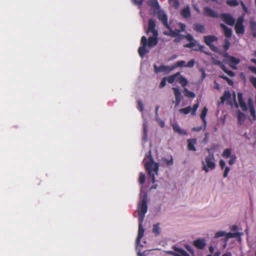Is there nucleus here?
<instances>
[{"mask_svg": "<svg viewBox=\"0 0 256 256\" xmlns=\"http://www.w3.org/2000/svg\"><path fill=\"white\" fill-rule=\"evenodd\" d=\"M156 24L154 20L150 18L148 22V28L146 30V34L152 33V36H150L148 39L146 36H142L141 38L140 44L142 46L139 47L138 52L140 57L143 58L145 54L149 52L146 49V46L152 48L156 46L158 41V31L156 29Z\"/></svg>", "mask_w": 256, "mask_h": 256, "instance_id": "obj_1", "label": "nucleus"}, {"mask_svg": "<svg viewBox=\"0 0 256 256\" xmlns=\"http://www.w3.org/2000/svg\"><path fill=\"white\" fill-rule=\"evenodd\" d=\"M145 168L148 174V176H154L155 174H158L159 164L154 162L150 156V161L145 164Z\"/></svg>", "mask_w": 256, "mask_h": 256, "instance_id": "obj_2", "label": "nucleus"}, {"mask_svg": "<svg viewBox=\"0 0 256 256\" xmlns=\"http://www.w3.org/2000/svg\"><path fill=\"white\" fill-rule=\"evenodd\" d=\"M203 170L206 172L215 168L216 164L214 154L210 153L209 155L206 157L205 162H203Z\"/></svg>", "mask_w": 256, "mask_h": 256, "instance_id": "obj_3", "label": "nucleus"}, {"mask_svg": "<svg viewBox=\"0 0 256 256\" xmlns=\"http://www.w3.org/2000/svg\"><path fill=\"white\" fill-rule=\"evenodd\" d=\"M184 46V48H192V50L194 51H200L206 55L211 56V54L204 50V46L200 45L196 40H194V42L186 44Z\"/></svg>", "mask_w": 256, "mask_h": 256, "instance_id": "obj_4", "label": "nucleus"}, {"mask_svg": "<svg viewBox=\"0 0 256 256\" xmlns=\"http://www.w3.org/2000/svg\"><path fill=\"white\" fill-rule=\"evenodd\" d=\"M141 196H142V200L140 204L138 205V214H145L148 211V206H147V194L145 192H141Z\"/></svg>", "mask_w": 256, "mask_h": 256, "instance_id": "obj_5", "label": "nucleus"}, {"mask_svg": "<svg viewBox=\"0 0 256 256\" xmlns=\"http://www.w3.org/2000/svg\"><path fill=\"white\" fill-rule=\"evenodd\" d=\"M178 26L180 30L176 29L174 30H172L168 26V28H166L169 30V32H164V34L168 35L172 38H174L175 36H178L180 35V32H184L186 30V26L185 24L182 22L178 23Z\"/></svg>", "mask_w": 256, "mask_h": 256, "instance_id": "obj_6", "label": "nucleus"}, {"mask_svg": "<svg viewBox=\"0 0 256 256\" xmlns=\"http://www.w3.org/2000/svg\"><path fill=\"white\" fill-rule=\"evenodd\" d=\"M244 22V18L243 16H240L238 18L234 26L236 32L237 34L242 35L244 34V27L243 25Z\"/></svg>", "mask_w": 256, "mask_h": 256, "instance_id": "obj_7", "label": "nucleus"}, {"mask_svg": "<svg viewBox=\"0 0 256 256\" xmlns=\"http://www.w3.org/2000/svg\"><path fill=\"white\" fill-rule=\"evenodd\" d=\"M232 148H226L223 152L222 156L224 158H230L228 160V164L232 165L234 164L236 161V154H232Z\"/></svg>", "mask_w": 256, "mask_h": 256, "instance_id": "obj_8", "label": "nucleus"}, {"mask_svg": "<svg viewBox=\"0 0 256 256\" xmlns=\"http://www.w3.org/2000/svg\"><path fill=\"white\" fill-rule=\"evenodd\" d=\"M228 60H223V62L228 64L230 67L232 69H236V65L240 62V60L238 58H236L234 56H227Z\"/></svg>", "mask_w": 256, "mask_h": 256, "instance_id": "obj_9", "label": "nucleus"}, {"mask_svg": "<svg viewBox=\"0 0 256 256\" xmlns=\"http://www.w3.org/2000/svg\"><path fill=\"white\" fill-rule=\"evenodd\" d=\"M154 14H156L158 18L162 22V24L166 28H168L169 25L168 22V16L163 10L160 9V10L156 12V13Z\"/></svg>", "mask_w": 256, "mask_h": 256, "instance_id": "obj_10", "label": "nucleus"}, {"mask_svg": "<svg viewBox=\"0 0 256 256\" xmlns=\"http://www.w3.org/2000/svg\"><path fill=\"white\" fill-rule=\"evenodd\" d=\"M173 249L174 251H168V253L173 256H190L187 252L182 248L174 246Z\"/></svg>", "mask_w": 256, "mask_h": 256, "instance_id": "obj_11", "label": "nucleus"}, {"mask_svg": "<svg viewBox=\"0 0 256 256\" xmlns=\"http://www.w3.org/2000/svg\"><path fill=\"white\" fill-rule=\"evenodd\" d=\"M220 18L228 25L233 26L235 23L234 18L230 14L222 13L220 14Z\"/></svg>", "mask_w": 256, "mask_h": 256, "instance_id": "obj_12", "label": "nucleus"}, {"mask_svg": "<svg viewBox=\"0 0 256 256\" xmlns=\"http://www.w3.org/2000/svg\"><path fill=\"white\" fill-rule=\"evenodd\" d=\"M203 14L204 16L214 18H218V12L209 7H205L204 8Z\"/></svg>", "mask_w": 256, "mask_h": 256, "instance_id": "obj_13", "label": "nucleus"}, {"mask_svg": "<svg viewBox=\"0 0 256 256\" xmlns=\"http://www.w3.org/2000/svg\"><path fill=\"white\" fill-rule=\"evenodd\" d=\"M160 164L164 167L172 166L174 164L172 156L170 155L168 158L165 157L162 158L160 160Z\"/></svg>", "mask_w": 256, "mask_h": 256, "instance_id": "obj_14", "label": "nucleus"}, {"mask_svg": "<svg viewBox=\"0 0 256 256\" xmlns=\"http://www.w3.org/2000/svg\"><path fill=\"white\" fill-rule=\"evenodd\" d=\"M193 246L198 249L203 250L206 246V241L204 238H198L192 242Z\"/></svg>", "mask_w": 256, "mask_h": 256, "instance_id": "obj_15", "label": "nucleus"}, {"mask_svg": "<svg viewBox=\"0 0 256 256\" xmlns=\"http://www.w3.org/2000/svg\"><path fill=\"white\" fill-rule=\"evenodd\" d=\"M154 68L156 73H158L160 72H166L168 73L174 70V68H172V66L169 67L168 66L164 65H161L160 66L154 65Z\"/></svg>", "mask_w": 256, "mask_h": 256, "instance_id": "obj_16", "label": "nucleus"}, {"mask_svg": "<svg viewBox=\"0 0 256 256\" xmlns=\"http://www.w3.org/2000/svg\"><path fill=\"white\" fill-rule=\"evenodd\" d=\"M147 4L153 10V14H155L156 11L160 9L157 0H149L147 2Z\"/></svg>", "mask_w": 256, "mask_h": 256, "instance_id": "obj_17", "label": "nucleus"}, {"mask_svg": "<svg viewBox=\"0 0 256 256\" xmlns=\"http://www.w3.org/2000/svg\"><path fill=\"white\" fill-rule=\"evenodd\" d=\"M172 90L174 92V94L176 98V106H178L180 104L181 100H182V94L181 92L178 88H172Z\"/></svg>", "mask_w": 256, "mask_h": 256, "instance_id": "obj_18", "label": "nucleus"}, {"mask_svg": "<svg viewBox=\"0 0 256 256\" xmlns=\"http://www.w3.org/2000/svg\"><path fill=\"white\" fill-rule=\"evenodd\" d=\"M204 42L207 45H210L212 42L218 40V38L216 36L213 35H209L204 36Z\"/></svg>", "mask_w": 256, "mask_h": 256, "instance_id": "obj_19", "label": "nucleus"}, {"mask_svg": "<svg viewBox=\"0 0 256 256\" xmlns=\"http://www.w3.org/2000/svg\"><path fill=\"white\" fill-rule=\"evenodd\" d=\"M172 129L174 132L178 133L180 135H187V132L184 129L180 128L178 124L174 123L172 124Z\"/></svg>", "mask_w": 256, "mask_h": 256, "instance_id": "obj_20", "label": "nucleus"}, {"mask_svg": "<svg viewBox=\"0 0 256 256\" xmlns=\"http://www.w3.org/2000/svg\"><path fill=\"white\" fill-rule=\"evenodd\" d=\"M238 98L240 106L244 111H246L248 110L247 106L245 102L244 101L242 97V94L241 93L238 94Z\"/></svg>", "mask_w": 256, "mask_h": 256, "instance_id": "obj_21", "label": "nucleus"}, {"mask_svg": "<svg viewBox=\"0 0 256 256\" xmlns=\"http://www.w3.org/2000/svg\"><path fill=\"white\" fill-rule=\"evenodd\" d=\"M196 144V138H191L188 140V148L189 150L195 152L196 148L195 145Z\"/></svg>", "mask_w": 256, "mask_h": 256, "instance_id": "obj_22", "label": "nucleus"}, {"mask_svg": "<svg viewBox=\"0 0 256 256\" xmlns=\"http://www.w3.org/2000/svg\"><path fill=\"white\" fill-rule=\"evenodd\" d=\"M248 106L249 108V112L252 116L254 120H256V110L254 107L253 105V104L252 102V100L250 98L249 99L248 101Z\"/></svg>", "mask_w": 256, "mask_h": 256, "instance_id": "obj_23", "label": "nucleus"}, {"mask_svg": "<svg viewBox=\"0 0 256 256\" xmlns=\"http://www.w3.org/2000/svg\"><path fill=\"white\" fill-rule=\"evenodd\" d=\"M220 26L222 28L224 36L228 38H230L232 34V30L223 24H220Z\"/></svg>", "mask_w": 256, "mask_h": 256, "instance_id": "obj_24", "label": "nucleus"}, {"mask_svg": "<svg viewBox=\"0 0 256 256\" xmlns=\"http://www.w3.org/2000/svg\"><path fill=\"white\" fill-rule=\"evenodd\" d=\"M193 28L194 31L200 34H204L206 32L204 26L200 24H194L193 26Z\"/></svg>", "mask_w": 256, "mask_h": 256, "instance_id": "obj_25", "label": "nucleus"}, {"mask_svg": "<svg viewBox=\"0 0 256 256\" xmlns=\"http://www.w3.org/2000/svg\"><path fill=\"white\" fill-rule=\"evenodd\" d=\"M208 108H206V107H204L202 109V110L201 112V114L200 115V118L202 119V122H203V125H204V130L206 128V114H207V112H208Z\"/></svg>", "mask_w": 256, "mask_h": 256, "instance_id": "obj_26", "label": "nucleus"}, {"mask_svg": "<svg viewBox=\"0 0 256 256\" xmlns=\"http://www.w3.org/2000/svg\"><path fill=\"white\" fill-rule=\"evenodd\" d=\"M180 14L182 16L185 18H189L191 15L190 6H187L182 9L180 12Z\"/></svg>", "mask_w": 256, "mask_h": 256, "instance_id": "obj_27", "label": "nucleus"}, {"mask_svg": "<svg viewBox=\"0 0 256 256\" xmlns=\"http://www.w3.org/2000/svg\"><path fill=\"white\" fill-rule=\"evenodd\" d=\"M144 230L142 226H138V234L136 238V244H138L140 242L142 238L144 236Z\"/></svg>", "mask_w": 256, "mask_h": 256, "instance_id": "obj_28", "label": "nucleus"}, {"mask_svg": "<svg viewBox=\"0 0 256 256\" xmlns=\"http://www.w3.org/2000/svg\"><path fill=\"white\" fill-rule=\"evenodd\" d=\"M250 28L252 32V36L254 38L256 37V22L254 20H250Z\"/></svg>", "mask_w": 256, "mask_h": 256, "instance_id": "obj_29", "label": "nucleus"}, {"mask_svg": "<svg viewBox=\"0 0 256 256\" xmlns=\"http://www.w3.org/2000/svg\"><path fill=\"white\" fill-rule=\"evenodd\" d=\"M180 72H178L174 74L165 78H166V81L169 84H172L176 80V78L180 76Z\"/></svg>", "mask_w": 256, "mask_h": 256, "instance_id": "obj_30", "label": "nucleus"}, {"mask_svg": "<svg viewBox=\"0 0 256 256\" xmlns=\"http://www.w3.org/2000/svg\"><path fill=\"white\" fill-rule=\"evenodd\" d=\"M231 98V94L229 91H225L224 95L221 96L220 100L222 103H224L226 100H228Z\"/></svg>", "mask_w": 256, "mask_h": 256, "instance_id": "obj_31", "label": "nucleus"}, {"mask_svg": "<svg viewBox=\"0 0 256 256\" xmlns=\"http://www.w3.org/2000/svg\"><path fill=\"white\" fill-rule=\"evenodd\" d=\"M246 118L245 114L239 110L238 112V122L242 124L245 121Z\"/></svg>", "mask_w": 256, "mask_h": 256, "instance_id": "obj_32", "label": "nucleus"}, {"mask_svg": "<svg viewBox=\"0 0 256 256\" xmlns=\"http://www.w3.org/2000/svg\"><path fill=\"white\" fill-rule=\"evenodd\" d=\"M180 77L178 78V82L182 86H186L188 83V80L184 77L182 76H179Z\"/></svg>", "mask_w": 256, "mask_h": 256, "instance_id": "obj_33", "label": "nucleus"}, {"mask_svg": "<svg viewBox=\"0 0 256 256\" xmlns=\"http://www.w3.org/2000/svg\"><path fill=\"white\" fill-rule=\"evenodd\" d=\"M152 232L156 236H158L160 234V228L159 226V224L157 223L154 225L152 228Z\"/></svg>", "mask_w": 256, "mask_h": 256, "instance_id": "obj_34", "label": "nucleus"}, {"mask_svg": "<svg viewBox=\"0 0 256 256\" xmlns=\"http://www.w3.org/2000/svg\"><path fill=\"white\" fill-rule=\"evenodd\" d=\"M192 107L190 106H188L185 108H182L179 110V112L183 114H187L190 112H192Z\"/></svg>", "mask_w": 256, "mask_h": 256, "instance_id": "obj_35", "label": "nucleus"}, {"mask_svg": "<svg viewBox=\"0 0 256 256\" xmlns=\"http://www.w3.org/2000/svg\"><path fill=\"white\" fill-rule=\"evenodd\" d=\"M184 95L186 97L194 98L196 96V94L194 92L188 90L186 88H184Z\"/></svg>", "mask_w": 256, "mask_h": 256, "instance_id": "obj_36", "label": "nucleus"}, {"mask_svg": "<svg viewBox=\"0 0 256 256\" xmlns=\"http://www.w3.org/2000/svg\"><path fill=\"white\" fill-rule=\"evenodd\" d=\"M221 68L225 73H226L229 76L231 77L234 76V73L230 70H228L226 66L224 65L222 66Z\"/></svg>", "mask_w": 256, "mask_h": 256, "instance_id": "obj_37", "label": "nucleus"}, {"mask_svg": "<svg viewBox=\"0 0 256 256\" xmlns=\"http://www.w3.org/2000/svg\"><path fill=\"white\" fill-rule=\"evenodd\" d=\"M177 67H186V62L184 60H180L176 62L174 66H172V68H174V69Z\"/></svg>", "mask_w": 256, "mask_h": 256, "instance_id": "obj_38", "label": "nucleus"}, {"mask_svg": "<svg viewBox=\"0 0 256 256\" xmlns=\"http://www.w3.org/2000/svg\"><path fill=\"white\" fill-rule=\"evenodd\" d=\"M213 64L215 65L218 66L220 68H222V66H224V64L220 61L218 60L216 57L212 56L211 58Z\"/></svg>", "mask_w": 256, "mask_h": 256, "instance_id": "obj_39", "label": "nucleus"}, {"mask_svg": "<svg viewBox=\"0 0 256 256\" xmlns=\"http://www.w3.org/2000/svg\"><path fill=\"white\" fill-rule=\"evenodd\" d=\"M170 4L172 5L173 7L176 9L178 8L180 6V3L178 0H168Z\"/></svg>", "mask_w": 256, "mask_h": 256, "instance_id": "obj_40", "label": "nucleus"}, {"mask_svg": "<svg viewBox=\"0 0 256 256\" xmlns=\"http://www.w3.org/2000/svg\"><path fill=\"white\" fill-rule=\"evenodd\" d=\"M226 4L232 6H236L238 5V2L236 0H228L226 1Z\"/></svg>", "mask_w": 256, "mask_h": 256, "instance_id": "obj_41", "label": "nucleus"}, {"mask_svg": "<svg viewBox=\"0 0 256 256\" xmlns=\"http://www.w3.org/2000/svg\"><path fill=\"white\" fill-rule=\"evenodd\" d=\"M198 106H199V102H198L197 103H196V104H194L192 108V116H195L196 114V112L197 110V109L198 108Z\"/></svg>", "mask_w": 256, "mask_h": 256, "instance_id": "obj_42", "label": "nucleus"}, {"mask_svg": "<svg viewBox=\"0 0 256 256\" xmlns=\"http://www.w3.org/2000/svg\"><path fill=\"white\" fill-rule=\"evenodd\" d=\"M184 38L186 39L187 40L189 41L190 42H194V40H196L193 38L190 34H188L187 35H184Z\"/></svg>", "mask_w": 256, "mask_h": 256, "instance_id": "obj_43", "label": "nucleus"}, {"mask_svg": "<svg viewBox=\"0 0 256 256\" xmlns=\"http://www.w3.org/2000/svg\"><path fill=\"white\" fill-rule=\"evenodd\" d=\"M226 234V233L224 231H218L215 234L214 238H216L222 237L225 236Z\"/></svg>", "mask_w": 256, "mask_h": 256, "instance_id": "obj_44", "label": "nucleus"}, {"mask_svg": "<svg viewBox=\"0 0 256 256\" xmlns=\"http://www.w3.org/2000/svg\"><path fill=\"white\" fill-rule=\"evenodd\" d=\"M237 236V233H232V232H228L226 233L225 236H226V241L228 239L230 238H234Z\"/></svg>", "mask_w": 256, "mask_h": 256, "instance_id": "obj_45", "label": "nucleus"}, {"mask_svg": "<svg viewBox=\"0 0 256 256\" xmlns=\"http://www.w3.org/2000/svg\"><path fill=\"white\" fill-rule=\"evenodd\" d=\"M144 215L145 214H138V226H142Z\"/></svg>", "mask_w": 256, "mask_h": 256, "instance_id": "obj_46", "label": "nucleus"}, {"mask_svg": "<svg viewBox=\"0 0 256 256\" xmlns=\"http://www.w3.org/2000/svg\"><path fill=\"white\" fill-rule=\"evenodd\" d=\"M174 38H176L174 40V42H178L184 38V35L182 34L178 36H175Z\"/></svg>", "mask_w": 256, "mask_h": 256, "instance_id": "obj_47", "label": "nucleus"}, {"mask_svg": "<svg viewBox=\"0 0 256 256\" xmlns=\"http://www.w3.org/2000/svg\"><path fill=\"white\" fill-rule=\"evenodd\" d=\"M194 60H192L188 62V63L186 64V67L188 68H192L194 65Z\"/></svg>", "mask_w": 256, "mask_h": 256, "instance_id": "obj_48", "label": "nucleus"}, {"mask_svg": "<svg viewBox=\"0 0 256 256\" xmlns=\"http://www.w3.org/2000/svg\"><path fill=\"white\" fill-rule=\"evenodd\" d=\"M156 121L158 122L159 126L161 128H164V122L162 120L158 118V116L156 118Z\"/></svg>", "mask_w": 256, "mask_h": 256, "instance_id": "obj_49", "label": "nucleus"}, {"mask_svg": "<svg viewBox=\"0 0 256 256\" xmlns=\"http://www.w3.org/2000/svg\"><path fill=\"white\" fill-rule=\"evenodd\" d=\"M166 82L167 81H166V78L165 77H164L162 79V81L160 82V83L159 85V88H164L166 85Z\"/></svg>", "mask_w": 256, "mask_h": 256, "instance_id": "obj_50", "label": "nucleus"}, {"mask_svg": "<svg viewBox=\"0 0 256 256\" xmlns=\"http://www.w3.org/2000/svg\"><path fill=\"white\" fill-rule=\"evenodd\" d=\"M250 81L252 85L256 88V78L252 76L250 78Z\"/></svg>", "mask_w": 256, "mask_h": 256, "instance_id": "obj_51", "label": "nucleus"}, {"mask_svg": "<svg viewBox=\"0 0 256 256\" xmlns=\"http://www.w3.org/2000/svg\"><path fill=\"white\" fill-rule=\"evenodd\" d=\"M132 3L136 5L142 6L143 2V0H131Z\"/></svg>", "mask_w": 256, "mask_h": 256, "instance_id": "obj_52", "label": "nucleus"}, {"mask_svg": "<svg viewBox=\"0 0 256 256\" xmlns=\"http://www.w3.org/2000/svg\"><path fill=\"white\" fill-rule=\"evenodd\" d=\"M230 46V42L228 41V40H224V44L223 46L224 49H225L226 50H227L229 48Z\"/></svg>", "mask_w": 256, "mask_h": 256, "instance_id": "obj_53", "label": "nucleus"}, {"mask_svg": "<svg viewBox=\"0 0 256 256\" xmlns=\"http://www.w3.org/2000/svg\"><path fill=\"white\" fill-rule=\"evenodd\" d=\"M186 248L192 254H194V250L190 246L188 245L185 246Z\"/></svg>", "mask_w": 256, "mask_h": 256, "instance_id": "obj_54", "label": "nucleus"}, {"mask_svg": "<svg viewBox=\"0 0 256 256\" xmlns=\"http://www.w3.org/2000/svg\"><path fill=\"white\" fill-rule=\"evenodd\" d=\"M240 4H241V6H242V8L243 9V10L246 13H248V8L245 5V4L242 1L240 2Z\"/></svg>", "mask_w": 256, "mask_h": 256, "instance_id": "obj_55", "label": "nucleus"}, {"mask_svg": "<svg viewBox=\"0 0 256 256\" xmlns=\"http://www.w3.org/2000/svg\"><path fill=\"white\" fill-rule=\"evenodd\" d=\"M219 164H220V168L222 169L226 167V162L222 160H220Z\"/></svg>", "mask_w": 256, "mask_h": 256, "instance_id": "obj_56", "label": "nucleus"}, {"mask_svg": "<svg viewBox=\"0 0 256 256\" xmlns=\"http://www.w3.org/2000/svg\"><path fill=\"white\" fill-rule=\"evenodd\" d=\"M208 46L210 47V50H212L213 52H218V48L216 46H214V44H211L210 45H208Z\"/></svg>", "mask_w": 256, "mask_h": 256, "instance_id": "obj_57", "label": "nucleus"}, {"mask_svg": "<svg viewBox=\"0 0 256 256\" xmlns=\"http://www.w3.org/2000/svg\"><path fill=\"white\" fill-rule=\"evenodd\" d=\"M155 177H148L147 181L148 182L154 184L155 182Z\"/></svg>", "mask_w": 256, "mask_h": 256, "instance_id": "obj_58", "label": "nucleus"}, {"mask_svg": "<svg viewBox=\"0 0 256 256\" xmlns=\"http://www.w3.org/2000/svg\"><path fill=\"white\" fill-rule=\"evenodd\" d=\"M248 70L256 74V66H250L248 67Z\"/></svg>", "mask_w": 256, "mask_h": 256, "instance_id": "obj_59", "label": "nucleus"}, {"mask_svg": "<svg viewBox=\"0 0 256 256\" xmlns=\"http://www.w3.org/2000/svg\"><path fill=\"white\" fill-rule=\"evenodd\" d=\"M224 168H225V170H224V172L223 176H227V175L230 171V168L228 166H226Z\"/></svg>", "mask_w": 256, "mask_h": 256, "instance_id": "obj_60", "label": "nucleus"}, {"mask_svg": "<svg viewBox=\"0 0 256 256\" xmlns=\"http://www.w3.org/2000/svg\"><path fill=\"white\" fill-rule=\"evenodd\" d=\"M202 126H198V127H194L192 128V130L194 132H200L202 130Z\"/></svg>", "mask_w": 256, "mask_h": 256, "instance_id": "obj_61", "label": "nucleus"}, {"mask_svg": "<svg viewBox=\"0 0 256 256\" xmlns=\"http://www.w3.org/2000/svg\"><path fill=\"white\" fill-rule=\"evenodd\" d=\"M138 106H139L140 110L141 112H142L143 110H144L143 104H142V102L140 100H139L138 102Z\"/></svg>", "mask_w": 256, "mask_h": 256, "instance_id": "obj_62", "label": "nucleus"}, {"mask_svg": "<svg viewBox=\"0 0 256 256\" xmlns=\"http://www.w3.org/2000/svg\"><path fill=\"white\" fill-rule=\"evenodd\" d=\"M200 72H202V80H204L205 78L206 77V74L205 73V72H204V70L202 68L200 69Z\"/></svg>", "mask_w": 256, "mask_h": 256, "instance_id": "obj_63", "label": "nucleus"}, {"mask_svg": "<svg viewBox=\"0 0 256 256\" xmlns=\"http://www.w3.org/2000/svg\"><path fill=\"white\" fill-rule=\"evenodd\" d=\"M146 180V177H140L139 182L140 184H143Z\"/></svg>", "mask_w": 256, "mask_h": 256, "instance_id": "obj_64", "label": "nucleus"}]
</instances>
